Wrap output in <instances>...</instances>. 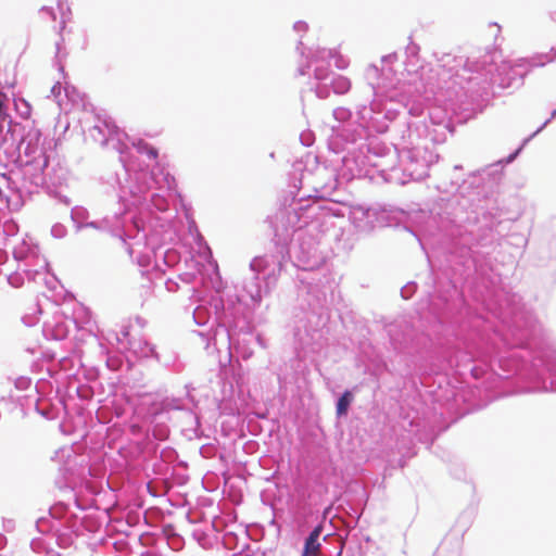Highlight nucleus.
<instances>
[{
    "mask_svg": "<svg viewBox=\"0 0 556 556\" xmlns=\"http://www.w3.org/2000/svg\"><path fill=\"white\" fill-rule=\"evenodd\" d=\"M150 155H151V156H153V157H156V156H157V152H156V150L151 149V150H150Z\"/></svg>",
    "mask_w": 556,
    "mask_h": 556,
    "instance_id": "obj_5",
    "label": "nucleus"
},
{
    "mask_svg": "<svg viewBox=\"0 0 556 556\" xmlns=\"http://www.w3.org/2000/svg\"><path fill=\"white\" fill-rule=\"evenodd\" d=\"M7 100H8L7 94L0 90V118H4V116H5V111H7L5 102H7Z\"/></svg>",
    "mask_w": 556,
    "mask_h": 556,
    "instance_id": "obj_3",
    "label": "nucleus"
},
{
    "mask_svg": "<svg viewBox=\"0 0 556 556\" xmlns=\"http://www.w3.org/2000/svg\"><path fill=\"white\" fill-rule=\"evenodd\" d=\"M89 339H90V341H91L90 343H94V339H93V337L89 336Z\"/></svg>",
    "mask_w": 556,
    "mask_h": 556,
    "instance_id": "obj_6",
    "label": "nucleus"
},
{
    "mask_svg": "<svg viewBox=\"0 0 556 556\" xmlns=\"http://www.w3.org/2000/svg\"><path fill=\"white\" fill-rule=\"evenodd\" d=\"M320 534L321 526H317L306 539L302 556H318L320 551V543L318 542V539Z\"/></svg>",
    "mask_w": 556,
    "mask_h": 556,
    "instance_id": "obj_1",
    "label": "nucleus"
},
{
    "mask_svg": "<svg viewBox=\"0 0 556 556\" xmlns=\"http://www.w3.org/2000/svg\"><path fill=\"white\" fill-rule=\"evenodd\" d=\"M352 401L353 394L350 391H345L337 403V414L339 416L345 415Z\"/></svg>",
    "mask_w": 556,
    "mask_h": 556,
    "instance_id": "obj_2",
    "label": "nucleus"
},
{
    "mask_svg": "<svg viewBox=\"0 0 556 556\" xmlns=\"http://www.w3.org/2000/svg\"><path fill=\"white\" fill-rule=\"evenodd\" d=\"M88 384H81V387H78L76 392L79 396H84V397H87L89 394H88Z\"/></svg>",
    "mask_w": 556,
    "mask_h": 556,
    "instance_id": "obj_4",
    "label": "nucleus"
}]
</instances>
